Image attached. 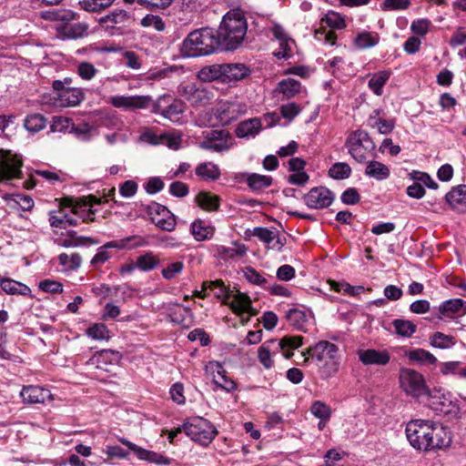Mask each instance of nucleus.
I'll return each mask as SVG.
<instances>
[{
    "instance_id": "obj_21",
    "label": "nucleus",
    "mask_w": 466,
    "mask_h": 466,
    "mask_svg": "<svg viewBox=\"0 0 466 466\" xmlns=\"http://www.w3.org/2000/svg\"><path fill=\"white\" fill-rule=\"evenodd\" d=\"M334 198V193L326 187H313L303 198L307 207L314 209H321L329 207Z\"/></svg>"
},
{
    "instance_id": "obj_60",
    "label": "nucleus",
    "mask_w": 466,
    "mask_h": 466,
    "mask_svg": "<svg viewBox=\"0 0 466 466\" xmlns=\"http://www.w3.org/2000/svg\"><path fill=\"white\" fill-rule=\"evenodd\" d=\"M114 2L115 0H81L79 5L87 12H99L110 6Z\"/></svg>"
},
{
    "instance_id": "obj_1",
    "label": "nucleus",
    "mask_w": 466,
    "mask_h": 466,
    "mask_svg": "<svg viewBox=\"0 0 466 466\" xmlns=\"http://www.w3.org/2000/svg\"><path fill=\"white\" fill-rule=\"evenodd\" d=\"M405 432L410 444L420 451L442 449L451 442L447 429L431 420H411L407 423Z\"/></svg>"
},
{
    "instance_id": "obj_59",
    "label": "nucleus",
    "mask_w": 466,
    "mask_h": 466,
    "mask_svg": "<svg viewBox=\"0 0 466 466\" xmlns=\"http://www.w3.org/2000/svg\"><path fill=\"white\" fill-rule=\"evenodd\" d=\"M329 175L334 179H346L351 175V167L347 163L338 162L329 167Z\"/></svg>"
},
{
    "instance_id": "obj_55",
    "label": "nucleus",
    "mask_w": 466,
    "mask_h": 466,
    "mask_svg": "<svg viewBox=\"0 0 466 466\" xmlns=\"http://www.w3.org/2000/svg\"><path fill=\"white\" fill-rule=\"evenodd\" d=\"M47 121L41 114L28 115L25 119V127L33 133L39 132L46 127Z\"/></svg>"
},
{
    "instance_id": "obj_48",
    "label": "nucleus",
    "mask_w": 466,
    "mask_h": 466,
    "mask_svg": "<svg viewBox=\"0 0 466 466\" xmlns=\"http://www.w3.org/2000/svg\"><path fill=\"white\" fill-rule=\"evenodd\" d=\"M379 41L380 36L376 32L362 31L356 35L353 43L360 49H367L375 46Z\"/></svg>"
},
{
    "instance_id": "obj_51",
    "label": "nucleus",
    "mask_w": 466,
    "mask_h": 466,
    "mask_svg": "<svg viewBox=\"0 0 466 466\" xmlns=\"http://www.w3.org/2000/svg\"><path fill=\"white\" fill-rule=\"evenodd\" d=\"M407 357L410 361L419 364H431L433 365L437 362V358L430 351L423 349H416L410 350Z\"/></svg>"
},
{
    "instance_id": "obj_25",
    "label": "nucleus",
    "mask_w": 466,
    "mask_h": 466,
    "mask_svg": "<svg viewBox=\"0 0 466 466\" xmlns=\"http://www.w3.org/2000/svg\"><path fill=\"white\" fill-rule=\"evenodd\" d=\"M120 441L133 451L139 460L147 461L157 465L169 464V461L161 454L141 448L125 438H121Z\"/></svg>"
},
{
    "instance_id": "obj_3",
    "label": "nucleus",
    "mask_w": 466,
    "mask_h": 466,
    "mask_svg": "<svg viewBox=\"0 0 466 466\" xmlns=\"http://www.w3.org/2000/svg\"><path fill=\"white\" fill-rule=\"evenodd\" d=\"M99 202L95 197H89V201L77 203L72 207L64 208L60 210H53L49 212V223L53 228H66L67 227H75L78 223V218L83 220H93L96 213L94 205Z\"/></svg>"
},
{
    "instance_id": "obj_46",
    "label": "nucleus",
    "mask_w": 466,
    "mask_h": 466,
    "mask_svg": "<svg viewBox=\"0 0 466 466\" xmlns=\"http://www.w3.org/2000/svg\"><path fill=\"white\" fill-rule=\"evenodd\" d=\"M391 73L389 70L379 71L373 74L369 80V88L376 95L381 96L383 93V86L390 79Z\"/></svg>"
},
{
    "instance_id": "obj_10",
    "label": "nucleus",
    "mask_w": 466,
    "mask_h": 466,
    "mask_svg": "<svg viewBox=\"0 0 466 466\" xmlns=\"http://www.w3.org/2000/svg\"><path fill=\"white\" fill-rule=\"evenodd\" d=\"M84 99L85 93L82 88H64L59 80H55L52 83V92L46 103L57 107H72L78 106Z\"/></svg>"
},
{
    "instance_id": "obj_24",
    "label": "nucleus",
    "mask_w": 466,
    "mask_h": 466,
    "mask_svg": "<svg viewBox=\"0 0 466 466\" xmlns=\"http://www.w3.org/2000/svg\"><path fill=\"white\" fill-rule=\"evenodd\" d=\"M100 21L105 24L107 28L120 29L131 25L134 21V16L124 9L116 8L103 16Z\"/></svg>"
},
{
    "instance_id": "obj_2",
    "label": "nucleus",
    "mask_w": 466,
    "mask_h": 466,
    "mask_svg": "<svg viewBox=\"0 0 466 466\" xmlns=\"http://www.w3.org/2000/svg\"><path fill=\"white\" fill-rule=\"evenodd\" d=\"M248 30V22L243 10L237 8L228 11L216 32L220 48L234 51L244 41Z\"/></svg>"
},
{
    "instance_id": "obj_12",
    "label": "nucleus",
    "mask_w": 466,
    "mask_h": 466,
    "mask_svg": "<svg viewBox=\"0 0 466 466\" xmlns=\"http://www.w3.org/2000/svg\"><path fill=\"white\" fill-rule=\"evenodd\" d=\"M400 389L409 396L420 398L428 396L431 390L427 387L425 379L419 371L409 368H402L399 374Z\"/></svg>"
},
{
    "instance_id": "obj_7",
    "label": "nucleus",
    "mask_w": 466,
    "mask_h": 466,
    "mask_svg": "<svg viewBox=\"0 0 466 466\" xmlns=\"http://www.w3.org/2000/svg\"><path fill=\"white\" fill-rule=\"evenodd\" d=\"M248 106L246 103L234 99V100H220L209 112H207L204 116L205 120L198 118L199 125H213V118L216 119L217 123L227 126L231 122L237 120L241 116L247 114Z\"/></svg>"
},
{
    "instance_id": "obj_6",
    "label": "nucleus",
    "mask_w": 466,
    "mask_h": 466,
    "mask_svg": "<svg viewBox=\"0 0 466 466\" xmlns=\"http://www.w3.org/2000/svg\"><path fill=\"white\" fill-rule=\"evenodd\" d=\"M301 336H285L281 339H269L264 342L258 350V359L265 369L274 365L273 356L281 352L285 359H290L292 350L302 345Z\"/></svg>"
},
{
    "instance_id": "obj_47",
    "label": "nucleus",
    "mask_w": 466,
    "mask_h": 466,
    "mask_svg": "<svg viewBox=\"0 0 466 466\" xmlns=\"http://www.w3.org/2000/svg\"><path fill=\"white\" fill-rule=\"evenodd\" d=\"M203 288L208 289L214 292L215 296L219 299L224 304L228 299H230L231 292L233 290H229L222 280L215 279V280H207L203 282Z\"/></svg>"
},
{
    "instance_id": "obj_32",
    "label": "nucleus",
    "mask_w": 466,
    "mask_h": 466,
    "mask_svg": "<svg viewBox=\"0 0 466 466\" xmlns=\"http://www.w3.org/2000/svg\"><path fill=\"white\" fill-rule=\"evenodd\" d=\"M261 119L258 117L249 118L240 122L236 127V136L239 138L255 137L261 130Z\"/></svg>"
},
{
    "instance_id": "obj_44",
    "label": "nucleus",
    "mask_w": 466,
    "mask_h": 466,
    "mask_svg": "<svg viewBox=\"0 0 466 466\" xmlns=\"http://www.w3.org/2000/svg\"><path fill=\"white\" fill-rule=\"evenodd\" d=\"M167 311L171 321L177 324H186L192 315L191 309L188 307L177 303L171 304Z\"/></svg>"
},
{
    "instance_id": "obj_40",
    "label": "nucleus",
    "mask_w": 466,
    "mask_h": 466,
    "mask_svg": "<svg viewBox=\"0 0 466 466\" xmlns=\"http://www.w3.org/2000/svg\"><path fill=\"white\" fill-rule=\"evenodd\" d=\"M365 175L378 181H382L390 177V169L385 164L372 160L367 164Z\"/></svg>"
},
{
    "instance_id": "obj_18",
    "label": "nucleus",
    "mask_w": 466,
    "mask_h": 466,
    "mask_svg": "<svg viewBox=\"0 0 466 466\" xmlns=\"http://www.w3.org/2000/svg\"><path fill=\"white\" fill-rule=\"evenodd\" d=\"M205 371L211 376L213 383L226 392H232L237 389V383L227 375L222 363L210 360L206 364Z\"/></svg>"
},
{
    "instance_id": "obj_20",
    "label": "nucleus",
    "mask_w": 466,
    "mask_h": 466,
    "mask_svg": "<svg viewBox=\"0 0 466 466\" xmlns=\"http://www.w3.org/2000/svg\"><path fill=\"white\" fill-rule=\"evenodd\" d=\"M179 95L193 106H202L212 99V93L206 88L198 87L194 83L182 85L178 89Z\"/></svg>"
},
{
    "instance_id": "obj_19",
    "label": "nucleus",
    "mask_w": 466,
    "mask_h": 466,
    "mask_svg": "<svg viewBox=\"0 0 466 466\" xmlns=\"http://www.w3.org/2000/svg\"><path fill=\"white\" fill-rule=\"evenodd\" d=\"M109 102L114 107L134 111L150 107L152 97L150 96H114L110 97Z\"/></svg>"
},
{
    "instance_id": "obj_17",
    "label": "nucleus",
    "mask_w": 466,
    "mask_h": 466,
    "mask_svg": "<svg viewBox=\"0 0 466 466\" xmlns=\"http://www.w3.org/2000/svg\"><path fill=\"white\" fill-rule=\"evenodd\" d=\"M234 313L238 315L242 323H247L250 317L256 316L258 310L253 309L250 298L237 290L232 291L230 299L226 301Z\"/></svg>"
},
{
    "instance_id": "obj_58",
    "label": "nucleus",
    "mask_w": 466,
    "mask_h": 466,
    "mask_svg": "<svg viewBox=\"0 0 466 466\" xmlns=\"http://www.w3.org/2000/svg\"><path fill=\"white\" fill-rule=\"evenodd\" d=\"M139 24L144 28H153L157 32H163L166 29V24L163 19L159 15L153 14L145 15Z\"/></svg>"
},
{
    "instance_id": "obj_13",
    "label": "nucleus",
    "mask_w": 466,
    "mask_h": 466,
    "mask_svg": "<svg viewBox=\"0 0 466 466\" xmlns=\"http://www.w3.org/2000/svg\"><path fill=\"white\" fill-rule=\"evenodd\" d=\"M198 144L201 149L221 153L229 150L233 147L234 138L227 130L211 129L202 132Z\"/></svg>"
},
{
    "instance_id": "obj_62",
    "label": "nucleus",
    "mask_w": 466,
    "mask_h": 466,
    "mask_svg": "<svg viewBox=\"0 0 466 466\" xmlns=\"http://www.w3.org/2000/svg\"><path fill=\"white\" fill-rule=\"evenodd\" d=\"M244 275L246 279L254 285L259 286L262 289H266L267 285L268 284V279L261 275L259 272H258L255 268L251 267H247L244 270Z\"/></svg>"
},
{
    "instance_id": "obj_31",
    "label": "nucleus",
    "mask_w": 466,
    "mask_h": 466,
    "mask_svg": "<svg viewBox=\"0 0 466 466\" xmlns=\"http://www.w3.org/2000/svg\"><path fill=\"white\" fill-rule=\"evenodd\" d=\"M250 73L249 68L241 63L223 64V83L239 81Z\"/></svg>"
},
{
    "instance_id": "obj_64",
    "label": "nucleus",
    "mask_w": 466,
    "mask_h": 466,
    "mask_svg": "<svg viewBox=\"0 0 466 466\" xmlns=\"http://www.w3.org/2000/svg\"><path fill=\"white\" fill-rule=\"evenodd\" d=\"M311 413L319 420H329L331 416L330 408L320 400H316L310 408Z\"/></svg>"
},
{
    "instance_id": "obj_29",
    "label": "nucleus",
    "mask_w": 466,
    "mask_h": 466,
    "mask_svg": "<svg viewBox=\"0 0 466 466\" xmlns=\"http://www.w3.org/2000/svg\"><path fill=\"white\" fill-rule=\"evenodd\" d=\"M286 319L294 329L306 332L307 327L312 319L311 312L297 308L289 309L286 313Z\"/></svg>"
},
{
    "instance_id": "obj_50",
    "label": "nucleus",
    "mask_w": 466,
    "mask_h": 466,
    "mask_svg": "<svg viewBox=\"0 0 466 466\" xmlns=\"http://www.w3.org/2000/svg\"><path fill=\"white\" fill-rule=\"evenodd\" d=\"M71 133L75 134L78 139L83 141H88L98 134L97 128L86 122L79 123L77 125L74 123V127L72 128Z\"/></svg>"
},
{
    "instance_id": "obj_42",
    "label": "nucleus",
    "mask_w": 466,
    "mask_h": 466,
    "mask_svg": "<svg viewBox=\"0 0 466 466\" xmlns=\"http://www.w3.org/2000/svg\"><path fill=\"white\" fill-rule=\"evenodd\" d=\"M196 175L204 180L215 181L220 177L218 166L213 162H203L197 166Z\"/></svg>"
},
{
    "instance_id": "obj_35",
    "label": "nucleus",
    "mask_w": 466,
    "mask_h": 466,
    "mask_svg": "<svg viewBox=\"0 0 466 466\" xmlns=\"http://www.w3.org/2000/svg\"><path fill=\"white\" fill-rule=\"evenodd\" d=\"M0 287L8 295L29 296L31 294V289L27 285L10 278H4Z\"/></svg>"
},
{
    "instance_id": "obj_49",
    "label": "nucleus",
    "mask_w": 466,
    "mask_h": 466,
    "mask_svg": "<svg viewBox=\"0 0 466 466\" xmlns=\"http://www.w3.org/2000/svg\"><path fill=\"white\" fill-rule=\"evenodd\" d=\"M57 260L63 271L76 270L80 268L82 263V258L78 253H61L58 255Z\"/></svg>"
},
{
    "instance_id": "obj_34",
    "label": "nucleus",
    "mask_w": 466,
    "mask_h": 466,
    "mask_svg": "<svg viewBox=\"0 0 466 466\" xmlns=\"http://www.w3.org/2000/svg\"><path fill=\"white\" fill-rule=\"evenodd\" d=\"M241 177L245 178L248 187L252 191H261L271 186L273 178L270 176L260 175L258 173H242Z\"/></svg>"
},
{
    "instance_id": "obj_37",
    "label": "nucleus",
    "mask_w": 466,
    "mask_h": 466,
    "mask_svg": "<svg viewBox=\"0 0 466 466\" xmlns=\"http://www.w3.org/2000/svg\"><path fill=\"white\" fill-rule=\"evenodd\" d=\"M198 78L203 82L219 80L223 82V64H214L203 66L198 72Z\"/></svg>"
},
{
    "instance_id": "obj_23",
    "label": "nucleus",
    "mask_w": 466,
    "mask_h": 466,
    "mask_svg": "<svg viewBox=\"0 0 466 466\" xmlns=\"http://www.w3.org/2000/svg\"><path fill=\"white\" fill-rule=\"evenodd\" d=\"M464 315H466V301L461 299H450L439 305L436 317L439 319H454Z\"/></svg>"
},
{
    "instance_id": "obj_5",
    "label": "nucleus",
    "mask_w": 466,
    "mask_h": 466,
    "mask_svg": "<svg viewBox=\"0 0 466 466\" xmlns=\"http://www.w3.org/2000/svg\"><path fill=\"white\" fill-rule=\"evenodd\" d=\"M309 355L317 361L322 374L326 377H331L337 373L339 367V347L328 340H320L309 347L306 352L302 353L304 361L309 360Z\"/></svg>"
},
{
    "instance_id": "obj_22",
    "label": "nucleus",
    "mask_w": 466,
    "mask_h": 466,
    "mask_svg": "<svg viewBox=\"0 0 466 466\" xmlns=\"http://www.w3.org/2000/svg\"><path fill=\"white\" fill-rule=\"evenodd\" d=\"M273 36L279 41V48L273 52L278 59H289L293 56L295 41L287 34L279 24H274L271 27Z\"/></svg>"
},
{
    "instance_id": "obj_41",
    "label": "nucleus",
    "mask_w": 466,
    "mask_h": 466,
    "mask_svg": "<svg viewBox=\"0 0 466 466\" xmlns=\"http://www.w3.org/2000/svg\"><path fill=\"white\" fill-rule=\"evenodd\" d=\"M96 244H98L97 240L88 237L77 236L75 231H70L66 238L58 240V245L63 248H76Z\"/></svg>"
},
{
    "instance_id": "obj_16",
    "label": "nucleus",
    "mask_w": 466,
    "mask_h": 466,
    "mask_svg": "<svg viewBox=\"0 0 466 466\" xmlns=\"http://www.w3.org/2000/svg\"><path fill=\"white\" fill-rule=\"evenodd\" d=\"M23 165L21 157L10 150H0V182L19 177Z\"/></svg>"
},
{
    "instance_id": "obj_14",
    "label": "nucleus",
    "mask_w": 466,
    "mask_h": 466,
    "mask_svg": "<svg viewBox=\"0 0 466 466\" xmlns=\"http://www.w3.org/2000/svg\"><path fill=\"white\" fill-rule=\"evenodd\" d=\"M184 431L192 441L203 446L208 445L217 435V430L208 420L197 417L183 426Z\"/></svg>"
},
{
    "instance_id": "obj_57",
    "label": "nucleus",
    "mask_w": 466,
    "mask_h": 466,
    "mask_svg": "<svg viewBox=\"0 0 466 466\" xmlns=\"http://www.w3.org/2000/svg\"><path fill=\"white\" fill-rule=\"evenodd\" d=\"M331 289L336 292H340L350 296H358L364 291L362 286H351L347 282H337L334 280L329 281Z\"/></svg>"
},
{
    "instance_id": "obj_28",
    "label": "nucleus",
    "mask_w": 466,
    "mask_h": 466,
    "mask_svg": "<svg viewBox=\"0 0 466 466\" xmlns=\"http://www.w3.org/2000/svg\"><path fill=\"white\" fill-rule=\"evenodd\" d=\"M301 83L294 78H286L279 81L274 90L277 96H281V99H290L302 92Z\"/></svg>"
},
{
    "instance_id": "obj_8",
    "label": "nucleus",
    "mask_w": 466,
    "mask_h": 466,
    "mask_svg": "<svg viewBox=\"0 0 466 466\" xmlns=\"http://www.w3.org/2000/svg\"><path fill=\"white\" fill-rule=\"evenodd\" d=\"M345 146L349 154L359 163L366 162L376 147L368 132L361 129L352 131L347 137Z\"/></svg>"
},
{
    "instance_id": "obj_52",
    "label": "nucleus",
    "mask_w": 466,
    "mask_h": 466,
    "mask_svg": "<svg viewBox=\"0 0 466 466\" xmlns=\"http://www.w3.org/2000/svg\"><path fill=\"white\" fill-rule=\"evenodd\" d=\"M430 344L441 350L451 349L456 344V339L453 336L437 331L430 337Z\"/></svg>"
},
{
    "instance_id": "obj_53",
    "label": "nucleus",
    "mask_w": 466,
    "mask_h": 466,
    "mask_svg": "<svg viewBox=\"0 0 466 466\" xmlns=\"http://www.w3.org/2000/svg\"><path fill=\"white\" fill-rule=\"evenodd\" d=\"M86 334L93 340H108L111 337L110 330L104 323H94L86 330Z\"/></svg>"
},
{
    "instance_id": "obj_61",
    "label": "nucleus",
    "mask_w": 466,
    "mask_h": 466,
    "mask_svg": "<svg viewBox=\"0 0 466 466\" xmlns=\"http://www.w3.org/2000/svg\"><path fill=\"white\" fill-rule=\"evenodd\" d=\"M52 132H69L74 127V122L71 118L66 116H54L51 124Z\"/></svg>"
},
{
    "instance_id": "obj_33",
    "label": "nucleus",
    "mask_w": 466,
    "mask_h": 466,
    "mask_svg": "<svg viewBox=\"0 0 466 466\" xmlns=\"http://www.w3.org/2000/svg\"><path fill=\"white\" fill-rule=\"evenodd\" d=\"M151 209L157 215L162 216V218L158 219L153 218L157 227L166 231L174 230L176 227L175 216L171 214L166 207L159 204H155Z\"/></svg>"
},
{
    "instance_id": "obj_27",
    "label": "nucleus",
    "mask_w": 466,
    "mask_h": 466,
    "mask_svg": "<svg viewBox=\"0 0 466 466\" xmlns=\"http://www.w3.org/2000/svg\"><path fill=\"white\" fill-rule=\"evenodd\" d=\"M358 356L364 365L384 366L390 360V353L387 350H377L374 349L360 350L358 351Z\"/></svg>"
},
{
    "instance_id": "obj_56",
    "label": "nucleus",
    "mask_w": 466,
    "mask_h": 466,
    "mask_svg": "<svg viewBox=\"0 0 466 466\" xmlns=\"http://www.w3.org/2000/svg\"><path fill=\"white\" fill-rule=\"evenodd\" d=\"M159 259L153 254V252H146L145 254L137 257V269L147 272L157 267Z\"/></svg>"
},
{
    "instance_id": "obj_38",
    "label": "nucleus",
    "mask_w": 466,
    "mask_h": 466,
    "mask_svg": "<svg viewBox=\"0 0 466 466\" xmlns=\"http://www.w3.org/2000/svg\"><path fill=\"white\" fill-rule=\"evenodd\" d=\"M190 231L197 241H204L212 238L215 229L208 222L198 219L191 224Z\"/></svg>"
},
{
    "instance_id": "obj_9",
    "label": "nucleus",
    "mask_w": 466,
    "mask_h": 466,
    "mask_svg": "<svg viewBox=\"0 0 466 466\" xmlns=\"http://www.w3.org/2000/svg\"><path fill=\"white\" fill-rule=\"evenodd\" d=\"M427 406L436 414L457 417L461 408L458 400L441 388H433L427 396Z\"/></svg>"
},
{
    "instance_id": "obj_43",
    "label": "nucleus",
    "mask_w": 466,
    "mask_h": 466,
    "mask_svg": "<svg viewBox=\"0 0 466 466\" xmlns=\"http://www.w3.org/2000/svg\"><path fill=\"white\" fill-rule=\"evenodd\" d=\"M196 201L201 208L208 212L217 211L220 206L219 197L207 191L199 192Z\"/></svg>"
},
{
    "instance_id": "obj_63",
    "label": "nucleus",
    "mask_w": 466,
    "mask_h": 466,
    "mask_svg": "<svg viewBox=\"0 0 466 466\" xmlns=\"http://www.w3.org/2000/svg\"><path fill=\"white\" fill-rule=\"evenodd\" d=\"M98 70L89 62H80L76 67L77 75L86 81L92 80L97 74Z\"/></svg>"
},
{
    "instance_id": "obj_54",
    "label": "nucleus",
    "mask_w": 466,
    "mask_h": 466,
    "mask_svg": "<svg viewBox=\"0 0 466 466\" xmlns=\"http://www.w3.org/2000/svg\"><path fill=\"white\" fill-rule=\"evenodd\" d=\"M395 332L404 338H410L417 329L416 325L408 319H397L392 321Z\"/></svg>"
},
{
    "instance_id": "obj_15",
    "label": "nucleus",
    "mask_w": 466,
    "mask_h": 466,
    "mask_svg": "<svg viewBox=\"0 0 466 466\" xmlns=\"http://www.w3.org/2000/svg\"><path fill=\"white\" fill-rule=\"evenodd\" d=\"M151 112L161 115L163 117L178 123L185 111V105L181 100L173 99L170 96H161L156 101L152 100Z\"/></svg>"
},
{
    "instance_id": "obj_36",
    "label": "nucleus",
    "mask_w": 466,
    "mask_h": 466,
    "mask_svg": "<svg viewBox=\"0 0 466 466\" xmlns=\"http://www.w3.org/2000/svg\"><path fill=\"white\" fill-rule=\"evenodd\" d=\"M3 198L12 208L29 211L34 208V200L30 196L23 194H5Z\"/></svg>"
},
{
    "instance_id": "obj_26",
    "label": "nucleus",
    "mask_w": 466,
    "mask_h": 466,
    "mask_svg": "<svg viewBox=\"0 0 466 466\" xmlns=\"http://www.w3.org/2000/svg\"><path fill=\"white\" fill-rule=\"evenodd\" d=\"M20 397L24 403L26 404H36L45 403L51 400L52 395L50 390L40 386H24L20 391Z\"/></svg>"
},
{
    "instance_id": "obj_45",
    "label": "nucleus",
    "mask_w": 466,
    "mask_h": 466,
    "mask_svg": "<svg viewBox=\"0 0 466 466\" xmlns=\"http://www.w3.org/2000/svg\"><path fill=\"white\" fill-rule=\"evenodd\" d=\"M117 250L127 249L131 250L137 248L148 246L147 238L140 235H133L122 239L115 240Z\"/></svg>"
},
{
    "instance_id": "obj_11",
    "label": "nucleus",
    "mask_w": 466,
    "mask_h": 466,
    "mask_svg": "<svg viewBox=\"0 0 466 466\" xmlns=\"http://www.w3.org/2000/svg\"><path fill=\"white\" fill-rule=\"evenodd\" d=\"M321 28L315 31V38L318 41H322L329 46L336 45L337 35L335 30H342L346 28L347 24L345 15L329 10L320 19Z\"/></svg>"
},
{
    "instance_id": "obj_39",
    "label": "nucleus",
    "mask_w": 466,
    "mask_h": 466,
    "mask_svg": "<svg viewBox=\"0 0 466 466\" xmlns=\"http://www.w3.org/2000/svg\"><path fill=\"white\" fill-rule=\"evenodd\" d=\"M112 248L116 249L115 240L108 241L102 245L101 247H99L96 250V253L90 260L91 267L96 268L107 262L113 257V254L111 252Z\"/></svg>"
},
{
    "instance_id": "obj_30",
    "label": "nucleus",
    "mask_w": 466,
    "mask_h": 466,
    "mask_svg": "<svg viewBox=\"0 0 466 466\" xmlns=\"http://www.w3.org/2000/svg\"><path fill=\"white\" fill-rule=\"evenodd\" d=\"M449 206L458 211H466V185H459L452 187L445 196Z\"/></svg>"
},
{
    "instance_id": "obj_4",
    "label": "nucleus",
    "mask_w": 466,
    "mask_h": 466,
    "mask_svg": "<svg viewBox=\"0 0 466 466\" xmlns=\"http://www.w3.org/2000/svg\"><path fill=\"white\" fill-rule=\"evenodd\" d=\"M219 47L216 32L212 28L205 27L188 34L182 43L181 53L187 57H197L210 55Z\"/></svg>"
}]
</instances>
